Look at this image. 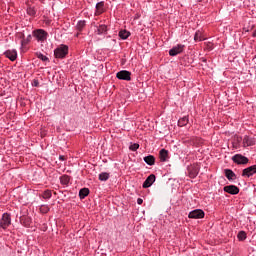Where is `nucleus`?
Instances as JSON below:
<instances>
[{
    "mask_svg": "<svg viewBox=\"0 0 256 256\" xmlns=\"http://www.w3.org/2000/svg\"><path fill=\"white\" fill-rule=\"evenodd\" d=\"M183 51H185V45L183 44H177L176 46L172 47L170 50H169V55L171 57H175L181 53H183Z\"/></svg>",
    "mask_w": 256,
    "mask_h": 256,
    "instance_id": "f03ea898",
    "label": "nucleus"
},
{
    "mask_svg": "<svg viewBox=\"0 0 256 256\" xmlns=\"http://www.w3.org/2000/svg\"><path fill=\"white\" fill-rule=\"evenodd\" d=\"M42 197H43V199H51V197H52L51 190L44 191Z\"/></svg>",
    "mask_w": 256,
    "mask_h": 256,
    "instance_id": "cd10ccee",
    "label": "nucleus"
},
{
    "mask_svg": "<svg viewBox=\"0 0 256 256\" xmlns=\"http://www.w3.org/2000/svg\"><path fill=\"white\" fill-rule=\"evenodd\" d=\"M253 37H256V30H254L253 32Z\"/></svg>",
    "mask_w": 256,
    "mask_h": 256,
    "instance_id": "c9c22d12",
    "label": "nucleus"
},
{
    "mask_svg": "<svg viewBox=\"0 0 256 256\" xmlns=\"http://www.w3.org/2000/svg\"><path fill=\"white\" fill-rule=\"evenodd\" d=\"M189 219H203L205 212L201 209H195L188 214Z\"/></svg>",
    "mask_w": 256,
    "mask_h": 256,
    "instance_id": "39448f33",
    "label": "nucleus"
},
{
    "mask_svg": "<svg viewBox=\"0 0 256 256\" xmlns=\"http://www.w3.org/2000/svg\"><path fill=\"white\" fill-rule=\"evenodd\" d=\"M41 211H42V213H48L49 207H47V206H42V207H41Z\"/></svg>",
    "mask_w": 256,
    "mask_h": 256,
    "instance_id": "2f4dec72",
    "label": "nucleus"
},
{
    "mask_svg": "<svg viewBox=\"0 0 256 256\" xmlns=\"http://www.w3.org/2000/svg\"><path fill=\"white\" fill-rule=\"evenodd\" d=\"M225 193H229L230 195H238L239 187L235 185H228L224 187Z\"/></svg>",
    "mask_w": 256,
    "mask_h": 256,
    "instance_id": "9b49d317",
    "label": "nucleus"
},
{
    "mask_svg": "<svg viewBox=\"0 0 256 256\" xmlns=\"http://www.w3.org/2000/svg\"><path fill=\"white\" fill-rule=\"evenodd\" d=\"M34 37H36L37 41H45L47 39V32L43 29H38L34 31Z\"/></svg>",
    "mask_w": 256,
    "mask_h": 256,
    "instance_id": "6e6552de",
    "label": "nucleus"
},
{
    "mask_svg": "<svg viewBox=\"0 0 256 256\" xmlns=\"http://www.w3.org/2000/svg\"><path fill=\"white\" fill-rule=\"evenodd\" d=\"M188 175L191 179H195L199 175V166L196 164L188 166Z\"/></svg>",
    "mask_w": 256,
    "mask_h": 256,
    "instance_id": "0eeeda50",
    "label": "nucleus"
},
{
    "mask_svg": "<svg viewBox=\"0 0 256 256\" xmlns=\"http://www.w3.org/2000/svg\"><path fill=\"white\" fill-rule=\"evenodd\" d=\"M237 237L239 241H245L247 239V233H245V231H240Z\"/></svg>",
    "mask_w": 256,
    "mask_h": 256,
    "instance_id": "a878e982",
    "label": "nucleus"
},
{
    "mask_svg": "<svg viewBox=\"0 0 256 256\" xmlns=\"http://www.w3.org/2000/svg\"><path fill=\"white\" fill-rule=\"evenodd\" d=\"M243 145L244 147H253V145H255V139L249 136H245L243 138Z\"/></svg>",
    "mask_w": 256,
    "mask_h": 256,
    "instance_id": "ddd939ff",
    "label": "nucleus"
},
{
    "mask_svg": "<svg viewBox=\"0 0 256 256\" xmlns=\"http://www.w3.org/2000/svg\"><path fill=\"white\" fill-rule=\"evenodd\" d=\"M129 149H130V151H137V149H139V144L134 143V144L130 145Z\"/></svg>",
    "mask_w": 256,
    "mask_h": 256,
    "instance_id": "c85d7f7f",
    "label": "nucleus"
},
{
    "mask_svg": "<svg viewBox=\"0 0 256 256\" xmlns=\"http://www.w3.org/2000/svg\"><path fill=\"white\" fill-rule=\"evenodd\" d=\"M85 25H86L85 20L78 21V23L76 25L77 31H83V29H85Z\"/></svg>",
    "mask_w": 256,
    "mask_h": 256,
    "instance_id": "aec40b11",
    "label": "nucleus"
},
{
    "mask_svg": "<svg viewBox=\"0 0 256 256\" xmlns=\"http://www.w3.org/2000/svg\"><path fill=\"white\" fill-rule=\"evenodd\" d=\"M130 35H131V32H129L127 30H121L119 32V37L122 39H127Z\"/></svg>",
    "mask_w": 256,
    "mask_h": 256,
    "instance_id": "4be33fe9",
    "label": "nucleus"
},
{
    "mask_svg": "<svg viewBox=\"0 0 256 256\" xmlns=\"http://www.w3.org/2000/svg\"><path fill=\"white\" fill-rule=\"evenodd\" d=\"M144 161L145 163H147V165H155V156L153 155H148L146 157H144Z\"/></svg>",
    "mask_w": 256,
    "mask_h": 256,
    "instance_id": "f3484780",
    "label": "nucleus"
},
{
    "mask_svg": "<svg viewBox=\"0 0 256 256\" xmlns=\"http://www.w3.org/2000/svg\"><path fill=\"white\" fill-rule=\"evenodd\" d=\"M137 203H138V205H143V199L138 198V199H137Z\"/></svg>",
    "mask_w": 256,
    "mask_h": 256,
    "instance_id": "72a5a7b5",
    "label": "nucleus"
},
{
    "mask_svg": "<svg viewBox=\"0 0 256 256\" xmlns=\"http://www.w3.org/2000/svg\"><path fill=\"white\" fill-rule=\"evenodd\" d=\"M60 181L62 185H69V181H71V178L68 175H64L60 178Z\"/></svg>",
    "mask_w": 256,
    "mask_h": 256,
    "instance_id": "b1692460",
    "label": "nucleus"
},
{
    "mask_svg": "<svg viewBox=\"0 0 256 256\" xmlns=\"http://www.w3.org/2000/svg\"><path fill=\"white\" fill-rule=\"evenodd\" d=\"M27 13H28V15H31L33 17V15H35V13H36L35 8H28Z\"/></svg>",
    "mask_w": 256,
    "mask_h": 256,
    "instance_id": "c756f323",
    "label": "nucleus"
},
{
    "mask_svg": "<svg viewBox=\"0 0 256 256\" xmlns=\"http://www.w3.org/2000/svg\"><path fill=\"white\" fill-rule=\"evenodd\" d=\"M232 161L237 163V165H247V163H249V158L241 154H236L232 157Z\"/></svg>",
    "mask_w": 256,
    "mask_h": 256,
    "instance_id": "20e7f679",
    "label": "nucleus"
},
{
    "mask_svg": "<svg viewBox=\"0 0 256 256\" xmlns=\"http://www.w3.org/2000/svg\"><path fill=\"white\" fill-rule=\"evenodd\" d=\"M105 11V2H99L96 4L95 15H101Z\"/></svg>",
    "mask_w": 256,
    "mask_h": 256,
    "instance_id": "4468645a",
    "label": "nucleus"
},
{
    "mask_svg": "<svg viewBox=\"0 0 256 256\" xmlns=\"http://www.w3.org/2000/svg\"><path fill=\"white\" fill-rule=\"evenodd\" d=\"M194 40L195 41H203V34L201 33V31H196L195 35H194Z\"/></svg>",
    "mask_w": 256,
    "mask_h": 256,
    "instance_id": "bb28decb",
    "label": "nucleus"
},
{
    "mask_svg": "<svg viewBox=\"0 0 256 256\" xmlns=\"http://www.w3.org/2000/svg\"><path fill=\"white\" fill-rule=\"evenodd\" d=\"M29 41H31V35H28L26 40H22V45H27V43H29Z\"/></svg>",
    "mask_w": 256,
    "mask_h": 256,
    "instance_id": "7c9ffc66",
    "label": "nucleus"
},
{
    "mask_svg": "<svg viewBox=\"0 0 256 256\" xmlns=\"http://www.w3.org/2000/svg\"><path fill=\"white\" fill-rule=\"evenodd\" d=\"M59 159L60 161H65V156H60Z\"/></svg>",
    "mask_w": 256,
    "mask_h": 256,
    "instance_id": "f704fd0d",
    "label": "nucleus"
},
{
    "mask_svg": "<svg viewBox=\"0 0 256 256\" xmlns=\"http://www.w3.org/2000/svg\"><path fill=\"white\" fill-rule=\"evenodd\" d=\"M160 161L165 162L167 161V157H169V151L166 149H161L159 152Z\"/></svg>",
    "mask_w": 256,
    "mask_h": 256,
    "instance_id": "2eb2a0df",
    "label": "nucleus"
},
{
    "mask_svg": "<svg viewBox=\"0 0 256 256\" xmlns=\"http://www.w3.org/2000/svg\"><path fill=\"white\" fill-rule=\"evenodd\" d=\"M32 86H33V87H39V80H35V79H34V80L32 81Z\"/></svg>",
    "mask_w": 256,
    "mask_h": 256,
    "instance_id": "473e14b6",
    "label": "nucleus"
},
{
    "mask_svg": "<svg viewBox=\"0 0 256 256\" xmlns=\"http://www.w3.org/2000/svg\"><path fill=\"white\" fill-rule=\"evenodd\" d=\"M89 195V188H82L79 192L80 199H85Z\"/></svg>",
    "mask_w": 256,
    "mask_h": 256,
    "instance_id": "6ab92c4d",
    "label": "nucleus"
},
{
    "mask_svg": "<svg viewBox=\"0 0 256 256\" xmlns=\"http://www.w3.org/2000/svg\"><path fill=\"white\" fill-rule=\"evenodd\" d=\"M189 123V118L187 116H184L183 118H180L178 120L179 127H185Z\"/></svg>",
    "mask_w": 256,
    "mask_h": 256,
    "instance_id": "a211bd4d",
    "label": "nucleus"
},
{
    "mask_svg": "<svg viewBox=\"0 0 256 256\" xmlns=\"http://www.w3.org/2000/svg\"><path fill=\"white\" fill-rule=\"evenodd\" d=\"M9 225H11V214L4 213L0 220V227L2 229H7V227H9Z\"/></svg>",
    "mask_w": 256,
    "mask_h": 256,
    "instance_id": "7ed1b4c3",
    "label": "nucleus"
},
{
    "mask_svg": "<svg viewBox=\"0 0 256 256\" xmlns=\"http://www.w3.org/2000/svg\"><path fill=\"white\" fill-rule=\"evenodd\" d=\"M4 55L7 59H10V61H15V59H17V50H7Z\"/></svg>",
    "mask_w": 256,
    "mask_h": 256,
    "instance_id": "f8f14e48",
    "label": "nucleus"
},
{
    "mask_svg": "<svg viewBox=\"0 0 256 256\" xmlns=\"http://www.w3.org/2000/svg\"><path fill=\"white\" fill-rule=\"evenodd\" d=\"M36 57L38 59H41V61H43L44 63L49 61V58L47 56L43 55V53H41V52H37Z\"/></svg>",
    "mask_w": 256,
    "mask_h": 256,
    "instance_id": "393cba45",
    "label": "nucleus"
},
{
    "mask_svg": "<svg viewBox=\"0 0 256 256\" xmlns=\"http://www.w3.org/2000/svg\"><path fill=\"white\" fill-rule=\"evenodd\" d=\"M153 183H155V175L151 174L146 178L142 187H143V189H149V187H151V185H153Z\"/></svg>",
    "mask_w": 256,
    "mask_h": 256,
    "instance_id": "9d476101",
    "label": "nucleus"
},
{
    "mask_svg": "<svg viewBox=\"0 0 256 256\" xmlns=\"http://www.w3.org/2000/svg\"><path fill=\"white\" fill-rule=\"evenodd\" d=\"M110 175L107 172H102L99 174V181H107L109 179Z\"/></svg>",
    "mask_w": 256,
    "mask_h": 256,
    "instance_id": "5701e85b",
    "label": "nucleus"
},
{
    "mask_svg": "<svg viewBox=\"0 0 256 256\" xmlns=\"http://www.w3.org/2000/svg\"><path fill=\"white\" fill-rule=\"evenodd\" d=\"M224 171H225V177L227 178L228 181H232V179L236 177L235 172H233V170L225 169Z\"/></svg>",
    "mask_w": 256,
    "mask_h": 256,
    "instance_id": "dca6fc26",
    "label": "nucleus"
},
{
    "mask_svg": "<svg viewBox=\"0 0 256 256\" xmlns=\"http://www.w3.org/2000/svg\"><path fill=\"white\" fill-rule=\"evenodd\" d=\"M67 53H69V47L66 45H62L54 50L56 59H65V57H67Z\"/></svg>",
    "mask_w": 256,
    "mask_h": 256,
    "instance_id": "f257e3e1",
    "label": "nucleus"
},
{
    "mask_svg": "<svg viewBox=\"0 0 256 256\" xmlns=\"http://www.w3.org/2000/svg\"><path fill=\"white\" fill-rule=\"evenodd\" d=\"M256 173V165L250 166L248 168H245L242 171V177H253Z\"/></svg>",
    "mask_w": 256,
    "mask_h": 256,
    "instance_id": "1a4fd4ad",
    "label": "nucleus"
},
{
    "mask_svg": "<svg viewBox=\"0 0 256 256\" xmlns=\"http://www.w3.org/2000/svg\"><path fill=\"white\" fill-rule=\"evenodd\" d=\"M98 35H103V33H107V25L102 24L97 29Z\"/></svg>",
    "mask_w": 256,
    "mask_h": 256,
    "instance_id": "412c9836",
    "label": "nucleus"
},
{
    "mask_svg": "<svg viewBox=\"0 0 256 256\" xmlns=\"http://www.w3.org/2000/svg\"><path fill=\"white\" fill-rule=\"evenodd\" d=\"M116 77L122 81H131V72L127 70H121L116 74Z\"/></svg>",
    "mask_w": 256,
    "mask_h": 256,
    "instance_id": "423d86ee",
    "label": "nucleus"
}]
</instances>
